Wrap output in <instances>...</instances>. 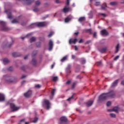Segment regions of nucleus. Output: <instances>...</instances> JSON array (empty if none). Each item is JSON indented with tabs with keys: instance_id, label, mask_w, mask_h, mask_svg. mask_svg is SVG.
Segmentation results:
<instances>
[{
	"instance_id": "obj_57",
	"label": "nucleus",
	"mask_w": 124,
	"mask_h": 124,
	"mask_svg": "<svg viewBox=\"0 0 124 124\" xmlns=\"http://www.w3.org/2000/svg\"><path fill=\"white\" fill-rule=\"evenodd\" d=\"M66 84L67 85H69V84H70V80H68V81L66 82Z\"/></svg>"
},
{
	"instance_id": "obj_26",
	"label": "nucleus",
	"mask_w": 124,
	"mask_h": 124,
	"mask_svg": "<svg viewBox=\"0 0 124 124\" xmlns=\"http://www.w3.org/2000/svg\"><path fill=\"white\" fill-rule=\"evenodd\" d=\"M86 32H88L90 34H93V30L92 29H87L86 30Z\"/></svg>"
},
{
	"instance_id": "obj_41",
	"label": "nucleus",
	"mask_w": 124,
	"mask_h": 124,
	"mask_svg": "<svg viewBox=\"0 0 124 124\" xmlns=\"http://www.w3.org/2000/svg\"><path fill=\"white\" fill-rule=\"evenodd\" d=\"M111 101H108L107 103V106L108 107H109V106H110L111 105Z\"/></svg>"
},
{
	"instance_id": "obj_11",
	"label": "nucleus",
	"mask_w": 124,
	"mask_h": 124,
	"mask_svg": "<svg viewBox=\"0 0 124 124\" xmlns=\"http://www.w3.org/2000/svg\"><path fill=\"white\" fill-rule=\"evenodd\" d=\"M22 0V1H26V4L27 5H30V4H31L34 0Z\"/></svg>"
},
{
	"instance_id": "obj_52",
	"label": "nucleus",
	"mask_w": 124,
	"mask_h": 124,
	"mask_svg": "<svg viewBox=\"0 0 124 124\" xmlns=\"http://www.w3.org/2000/svg\"><path fill=\"white\" fill-rule=\"evenodd\" d=\"M26 77H27V76L23 75L21 77V79H24V78H26Z\"/></svg>"
},
{
	"instance_id": "obj_35",
	"label": "nucleus",
	"mask_w": 124,
	"mask_h": 124,
	"mask_svg": "<svg viewBox=\"0 0 124 124\" xmlns=\"http://www.w3.org/2000/svg\"><path fill=\"white\" fill-rule=\"evenodd\" d=\"M36 45L37 47H40V46H41V43L39 42H37V43H36Z\"/></svg>"
},
{
	"instance_id": "obj_61",
	"label": "nucleus",
	"mask_w": 124,
	"mask_h": 124,
	"mask_svg": "<svg viewBox=\"0 0 124 124\" xmlns=\"http://www.w3.org/2000/svg\"><path fill=\"white\" fill-rule=\"evenodd\" d=\"M72 58L73 59H75V55H72Z\"/></svg>"
},
{
	"instance_id": "obj_23",
	"label": "nucleus",
	"mask_w": 124,
	"mask_h": 124,
	"mask_svg": "<svg viewBox=\"0 0 124 124\" xmlns=\"http://www.w3.org/2000/svg\"><path fill=\"white\" fill-rule=\"evenodd\" d=\"M118 81H119L118 79L114 81V82L112 83L111 87H116L118 85Z\"/></svg>"
},
{
	"instance_id": "obj_2",
	"label": "nucleus",
	"mask_w": 124,
	"mask_h": 124,
	"mask_svg": "<svg viewBox=\"0 0 124 124\" xmlns=\"http://www.w3.org/2000/svg\"><path fill=\"white\" fill-rule=\"evenodd\" d=\"M47 23L46 22H38L31 24V28H35V27H38V28H43V27H46Z\"/></svg>"
},
{
	"instance_id": "obj_53",
	"label": "nucleus",
	"mask_w": 124,
	"mask_h": 124,
	"mask_svg": "<svg viewBox=\"0 0 124 124\" xmlns=\"http://www.w3.org/2000/svg\"><path fill=\"white\" fill-rule=\"evenodd\" d=\"M91 42H92L91 40L88 41L85 43V44H89V43H91Z\"/></svg>"
},
{
	"instance_id": "obj_25",
	"label": "nucleus",
	"mask_w": 124,
	"mask_h": 124,
	"mask_svg": "<svg viewBox=\"0 0 124 124\" xmlns=\"http://www.w3.org/2000/svg\"><path fill=\"white\" fill-rule=\"evenodd\" d=\"M71 19H72V18L71 17H66L65 18V23H68V22H69V21L71 20Z\"/></svg>"
},
{
	"instance_id": "obj_54",
	"label": "nucleus",
	"mask_w": 124,
	"mask_h": 124,
	"mask_svg": "<svg viewBox=\"0 0 124 124\" xmlns=\"http://www.w3.org/2000/svg\"><path fill=\"white\" fill-rule=\"evenodd\" d=\"M93 37H96V32H94L93 34Z\"/></svg>"
},
{
	"instance_id": "obj_14",
	"label": "nucleus",
	"mask_w": 124,
	"mask_h": 124,
	"mask_svg": "<svg viewBox=\"0 0 124 124\" xmlns=\"http://www.w3.org/2000/svg\"><path fill=\"white\" fill-rule=\"evenodd\" d=\"M101 35L107 36L108 34V31L104 29L101 31Z\"/></svg>"
},
{
	"instance_id": "obj_19",
	"label": "nucleus",
	"mask_w": 124,
	"mask_h": 124,
	"mask_svg": "<svg viewBox=\"0 0 124 124\" xmlns=\"http://www.w3.org/2000/svg\"><path fill=\"white\" fill-rule=\"evenodd\" d=\"M70 10V8L68 7L67 8L66 6H65V7L63 9V11L64 12V13H66V12H68Z\"/></svg>"
},
{
	"instance_id": "obj_63",
	"label": "nucleus",
	"mask_w": 124,
	"mask_h": 124,
	"mask_svg": "<svg viewBox=\"0 0 124 124\" xmlns=\"http://www.w3.org/2000/svg\"><path fill=\"white\" fill-rule=\"evenodd\" d=\"M28 55H27L26 56L24 57V60H27L28 59Z\"/></svg>"
},
{
	"instance_id": "obj_10",
	"label": "nucleus",
	"mask_w": 124,
	"mask_h": 124,
	"mask_svg": "<svg viewBox=\"0 0 124 124\" xmlns=\"http://www.w3.org/2000/svg\"><path fill=\"white\" fill-rule=\"evenodd\" d=\"M53 45H54V44L53 43V41H52V40H50L49 42V48H48L49 51H52V49H53Z\"/></svg>"
},
{
	"instance_id": "obj_13",
	"label": "nucleus",
	"mask_w": 124,
	"mask_h": 124,
	"mask_svg": "<svg viewBox=\"0 0 124 124\" xmlns=\"http://www.w3.org/2000/svg\"><path fill=\"white\" fill-rule=\"evenodd\" d=\"M78 40L77 39H70L69 41V44H72V43H73L74 44H76V43L77 42Z\"/></svg>"
},
{
	"instance_id": "obj_58",
	"label": "nucleus",
	"mask_w": 124,
	"mask_h": 124,
	"mask_svg": "<svg viewBox=\"0 0 124 124\" xmlns=\"http://www.w3.org/2000/svg\"><path fill=\"white\" fill-rule=\"evenodd\" d=\"M75 50H76V51H77V50H78V47H77V46H75Z\"/></svg>"
},
{
	"instance_id": "obj_9",
	"label": "nucleus",
	"mask_w": 124,
	"mask_h": 124,
	"mask_svg": "<svg viewBox=\"0 0 124 124\" xmlns=\"http://www.w3.org/2000/svg\"><path fill=\"white\" fill-rule=\"evenodd\" d=\"M44 103L46 105L47 110H49L50 109V101L48 100L45 99L44 101Z\"/></svg>"
},
{
	"instance_id": "obj_27",
	"label": "nucleus",
	"mask_w": 124,
	"mask_h": 124,
	"mask_svg": "<svg viewBox=\"0 0 124 124\" xmlns=\"http://www.w3.org/2000/svg\"><path fill=\"white\" fill-rule=\"evenodd\" d=\"M119 48H120V44H118L116 46V51H115L116 53H118V52H119Z\"/></svg>"
},
{
	"instance_id": "obj_30",
	"label": "nucleus",
	"mask_w": 124,
	"mask_h": 124,
	"mask_svg": "<svg viewBox=\"0 0 124 124\" xmlns=\"http://www.w3.org/2000/svg\"><path fill=\"white\" fill-rule=\"evenodd\" d=\"M118 110H119V109L118 108V107H117L113 108L112 109V111H114V112H116V113H118Z\"/></svg>"
},
{
	"instance_id": "obj_40",
	"label": "nucleus",
	"mask_w": 124,
	"mask_h": 124,
	"mask_svg": "<svg viewBox=\"0 0 124 124\" xmlns=\"http://www.w3.org/2000/svg\"><path fill=\"white\" fill-rule=\"evenodd\" d=\"M76 84H77V82H74L73 83V85L72 86V90H73V89H74V88H75V86H76Z\"/></svg>"
},
{
	"instance_id": "obj_32",
	"label": "nucleus",
	"mask_w": 124,
	"mask_h": 124,
	"mask_svg": "<svg viewBox=\"0 0 124 124\" xmlns=\"http://www.w3.org/2000/svg\"><path fill=\"white\" fill-rule=\"evenodd\" d=\"M67 59V57L66 56H65L64 57H63L62 59H61V62H64V61H66V59Z\"/></svg>"
},
{
	"instance_id": "obj_45",
	"label": "nucleus",
	"mask_w": 124,
	"mask_h": 124,
	"mask_svg": "<svg viewBox=\"0 0 124 124\" xmlns=\"http://www.w3.org/2000/svg\"><path fill=\"white\" fill-rule=\"evenodd\" d=\"M39 11V10L37 8H35L33 9L34 12H38Z\"/></svg>"
},
{
	"instance_id": "obj_5",
	"label": "nucleus",
	"mask_w": 124,
	"mask_h": 124,
	"mask_svg": "<svg viewBox=\"0 0 124 124\" xmlns=\"http://www.w3.org/2000/svg\"><path fill=\"white\" fill-rule=\"evenodd\" d=\"M10 105L11 109H12V112L17 111V110H19V109H20V108L16 107L15 104H14V103H11L10 104Z\"/></svg>"
},
{
	"instance_id": "obj_47",
	"label": "nucleus",
	"mask_w": 124,
	"mask_h": 124,
	"mask_svg": "<svg viewBox=\"0 0 124 124\" xmlns=\"http://www.w3.org/2000/svg\"><path fill=\"white\" fill-rule=\"evenodd\" d=\"M21 69H22V70L25 71L26 70V67L25 66H22L21 67Z\"/></svg>"
},
{
	"instance_id": "obj_51",
	"label": "nucleus",
	"mask_w": 124,
	"mask_h": 124,
	"mask_svg": "<svg viewBox=\"0 0 124 124\" xmlns=\"http://www.w3.org/2000/svg\"><path fill=\"white\" fill-rule=\"evenodd\" d=\"M100 15H102V16H103L104 17H106L107 15L105 14L100 13Z\"/></svg>"
},
{
	"instance_id": "obj_59",
	"label": "nucleus",
	"mask_w": 124,
	"mask_h": 124,
	"mask_svg": "<svg viewBox=\"0 0 124 124\" xmlns=\"http://www.w3.org/2000/svg\"><path fill=\"white\" fill-rule=\"evenodd\" d=\"M12 44H13V42L11 43V44H10L8 46V47H11V45H12Z\"/></svg>"
},
{
	"instance_id": "obj_46",
	"label": "nucleus",
	"mask_w": 124,
	"mask_h": 124,
	"mask_svg": "<svg viewBox=\"0 0 124 124\" xmlns=\"http://www.w3.org/2000/svg\"><path fill=\"white\" fill-rule=\"evenodd\" d=\"M35 4L36 5H39L40 4V1H39V0L35 2Z\"/></svg>"
},
{
	"instance_id": "obj_37",
	"label": "nucleus",
	"mask_w": 124,
	"mask_h": 124,
	"mask_svg": "<svg viewBox=\"0 0 124 124\" xmlns=\"http://www.w3.org/2000/svg\"><path fill=\"white\" fill-rule=\"evenodd\" d=\"M110 5H117V2H111L110 3Z\"/></svg>"
},
{
	"instance_id": "obj_18",
	"label": "nucleus",
	"mask_w": 124,
	"mask_h": 124,
	"mask_svg": "<svg viewBox=\"0 0 124 124\" xmlns=\"http://www.w3.org/2000/svg\"><path fill=\"white\" fill-rule=\"evenodd\" d=\"M4 100H5L4 95L0 93V101H4Z\"/></svg>"
},
{
	"instance_id": "obj_28",
	"label": "nucleus",
	"mask_w": 124,
	"mask_h": 124,
	"mask_svg": "<svg viewBox=\"0 0 124 124\" xmlns=\"http://www.w3.org/2000/svg\"><path fill=\"white\" fill-rule=\"evenodd\" d=\"M35 37H32L31 38H30V42L31 43H32V42H34V41H35Z\"/></svg>"
},
{
	"instance_id": "obj_44",
	"label": "nucleus",
	"mask_w": 124,
	"mask_h": 124,
	"mask_svg": "<svg viewBox=\"0 0 124 124\" xmlns=\"http://www.w3.org/2000/svg\"><path fill=\"white\" fill-rule=\"evenodd\" d=\"M120 58V56L119 55H117L115 58L114 59V61H117V60H118Z\"/></svg>"
},
{
	"instance_id": "obj_62",
	"label": "nucleus",
	"mask_w": 124,
	"mask_h": 124,
	"mask_svg": "<svg viewBox=\"0 0 124 124\" xmlns=\"http://www.w3.org/2000/svg\"><path fill=\"white\" fill-rule=\"evenodd\" d=\"M75 34L76 35H78L79 34V32H75Z\"/></svg>"
},
{
	"instance_id": "obj_50",
	"label": "nucleus",
	"mask_w": 124,
	"mask_h": 124,
	"mask_svg": "<svg viewBox=\"0 0 124 124\" xmlns=\"http://www.w3.org/2000/svg\"><path fill=\"white\" fill-rule=\"evenodd\" d=\"M36 88H37L38 89H39V88H41V86H40V85L39 84H37L36 85H35V86Z\"/></svg>"
},
{
	"instance_id": "obj_6",
	"label": "nucleus",
	"mask_w": 124,
	"mask_h": 124,
	"mask_svg": "<svg viewBox=\"0 0 124 124\" xmlns=\"http://www.w3.org/2000/svg\"><path fill=\"white\" fill-rule=\"evenodd\" d=\"M15 79V78L13 77H10V76H7L6 77L5 80L7 81V82H8L9 83H13V82H14L13 80Z\"/></svg>"
},
{
	"instance_id": "obj_4",
	"label": "nucleus",
	"mask_w": 124,
	"mask_h": 124,
	"mask_svg": "<svg viewBox=\"0 0 124 124\" xmlns=\"http://www.w3.org/2000/svg\"><path fill=\"white\" fill-rule=\"evenodd\" d=\"M0 24L2 27V31H10V28L5 26L6 23H5V22L0 21Z\"/></svg>"
},
{
	"instance_id": "obj_24",
	"label": "nucleus",
	"mask_w": 124,
	"mask_h": 124,
	"mask_svg": "<svg viewBox=\"0 0 124 124\" xmlns=\"http://www.w3.org/2000/svg\"><path fill=\"white\" fill-rule=\"evenodd\" d=\"M86 19V17L85 16L80 17L78 19V22H83V21H85Z\"/></svg>"
},
{
	"instance_id": "obj_7",
	"label": "nucleus",
	"mask_w": 124,
	"mask_h": 124,
	"mask_svg": "<svg viewBox=\"0 0 124 124\" xmlns=\"http://www.w3.org/2000/svg\"><path fill=\"white\" fill-rule=\"evenodd\" d=\"M60 124H65L67 123V118L64 116H62L60 118Z\"/></svg>"
},
{
	"instance_id": "obj_16",
	"label": "nucleus",
	"mask_w": 124,
	"mask_h": 124,
	"mask_svg": "<svg viewBox=\"0 0 124 124\" xmlns=\"http://www.w3.org/2000/svg\"><path fill=\"white\" fill-rule=\"evenodd\" d=\"M93 104V101H88L86 103V106H87V107H90V106H92Z\"/></svg>"
},
{
	"instance_id": "obj_43",
	"label": "nucleus",
	"mask_w": 124,
	"mask_h": 124,
	"mask_svg": "<svg viewBox=\"0 0 124 124\" xmlns=\"http://www.w3.org/2000/svg\"><path fill=\"white\" fill-rule=\"evenodd\" d=\"M37 121H38V118H36L34 119V120H33L32 123H36V122H37Z\"/></svg>"
},
{
	"instance_id": "obj_34",
	"label": "nucleus",
	"mask_w": 124,
	"mask_h": 124,
	"mask_svg": "<svg viewBox=\"0 0 124 124\" xmlns=\"http://www.w3.org/2000/svg\"><path fill=\"white\" fill-rule=\"evenodd\" d=\"M58 77H54L53 78V81H54V82H57V81H58Z\"/></svg>"
},
{
	"instance_id": "obj_12",
	"label": "nucleus",
	"mask_w": 124,
	"mask_h": 124,
	"mask_svg": "<svg viewBox=\"0 0 124 124\" xmlns=\"http://www.w3.org/2000/svg\"><path fill=\"white\" fill-rule=\"evenodd\" d=\"M5 12L8 15V18L11 19L12 18V15L11 14V11H10V10L5 11Z\"/></svg>"
},
{
	"instance_id": "obj_38",
	"label": "nucleus",
	"mask_w": 124,
	"mask_h": 124,
	"mask_svg": "<svg viewBox=\"0 0 124 124\" xmlns=\"http://www.w3.org/2000/svg\"><path fill=\"white\" fill-rule=\"evenodd\" d=\"M53 34H54V32L51 31L50 32V33L48 35V37L50 38L52 36V35H53Z\"/></svg>"
},
{
	"instance_id": "obj_20",
	"label": "nucleus",
	"mask_w": 124,
	"mask_h": 124,
	"mask_svg": "<svg viewBox=\"0 0 124 124\" xmlns=\"http://www.w3.org/2000/svg\"><path fill=\"white\" fill-rule=\"evenodd\" d=\"M99 52H100V53H102V54H103V53H105V52L107 51V48L106 47L102 48L101 49H99Z\"/></svg>"
},
{
	"instance_id": "obj_56",
	"label": "nucleus",
	"mask_w": 124,
	"mask_h": 124,
	"mask_svg": "<svg viewBox=\"0 0 124 124\" xmlns=\"http://www.w3.org/2000/svg\"><path fill=\"white\" fill-rule=\"evenodd\" d=\"M78 43H83V39H81L79 42Z\"/></svg>"
},
{
	"instance_id": "obj_17",
	"label": "nucleus",
	"mask_w": 124,
	"mask_h": 124,
	"mask_svg": "<svg viewBox=\"0 0 124 124\" xmlns=\"http://www.w3.org/2000/svg\"><path fill=\"white\" fill-rule=\"evenodd\" d=\"M71 68V65L70 64H68L66 69V71L67 73H70Z\"/></svg>"
},
{
	"instance_id": "obj_39",
	"label": "nucleus",
	"mask_w": 124,
	"mask_h": 124,
	"mask_svg": "<svg viewBox=\"0 0 124 124\" xmlns=\"http://www.w3.org/2000/svg\"><path fill=\"white\" fill-rule=\"evenodd\" d=\"M110 116L111 118H116V114L114 113H110Z\"/></svg>"
},
{
	"instance_id": "obj_60",
	"label": "nucleus",
	"mask_w": 124,
	"mask_h": 124,
	"mask_svg": "<svg viewBox=\"0 0 124 124\" xmlns=\"http://www.w3.org/2000/svg\"><path fill=\"white\" fill-rule=\"evenodd\" d=\"M54 66H55V63H54L51 65V69L54 68Z\"/></svg>"
},
{
	"instance_id": "obj_33",
	"label": "nucleus",
	"mask_w": 124,
	"mask_h": 124,
	"mask_svg": "<svg viewBox=\"0 0 124 124\" xmlns=\"http://www.w3.org/2000/svg\"><path fill=\"white\" fill-rule=\"evenodd\" d=\"M74 94H75V93H73V95H72V96L70 97H69V98H68V99H67V100L68 101H70V100H71V99H72L73 98V97H74Z\"/></svg>"
},
{
	"instance_id": "obj_22",
	"label": "nucleus",
	"mask_w": 124,
	"mask_h": 124,
	"mask_svg": "<svg viewBox=\"0 0 124 124\" xmlns=\"http://www.w3.org/2000/svg\"><path fill=\"white\" fill-rule=\"evenodd\" d=\"M4 64H6V63H8L10 61L7 58H5L3 60Z\"/></svg>"
},
{
	"instance_id": "obj_49",
	"label": "nucleus",
	"mask_w": 124,
	"mask_h": 124,
	"mask_svg": "<svg viewBox=\"0 0 124 124\" xmlns=\"http://www.w3.org/2000/svg\"><path fill=\"white\" fill-rule=\"evenodd\" d=\"M8 70H9V71H12V70H13V68L12 67H10Z\"/></svg>"
},
{
	"instance_id": "obj_29",
	"label": "nucleus",
	"mask_w": 124,
	"mask_h": 124,
	"mask_svg": "<svg viewBox=\"0 0 124 124\" xmlns=\"http://www.w3.org/2000/svg\"><path fill=\"white\" fill-rule=\"evenodd\" d=\"M15 23H19V20L18 19H14L12 21V24H15Z\"/></svg>"
},
{
	"instance_id": "obj_48",
	"label": "nucleus",
	"mask_w": 124,
	"mask_h": 124,
	"mask_svg": "<svg viewBox=\"0 0 124 124\" xmlns=\"http://www.w3.org/2000/svg\"><path fill=\"white\" fill-rule=\"evenodd\" d=\"M106 7H107V5H106V4H105V6H101V9L104 10L105 9Z\"/></svg>"
},
{
	"instance_id": "obj_1",
	"label": "nucleus",
	"mask_w": 124,
	"mask_h": 124,
	"mask_svg": "<svg viewBox=\"0 0 124 124\" xmlns=\"http://www.w3.org/2000/svg\"><path fill=\"white\" fill-rule=\"evenodd\" d=\"M108 97L114 98V97H115V92L111 91L108 93H102L99 96L98 101H104V100H106Z\"/></svg>"
},
{
	"instance_id": "obj_15",
	"label": "nucleus",
	"mask_w": 124,
	"mask_h": 124,
	"mask_svg": "<svg viewBox=\"0 0 124 124\" xmlns=\"http://www.w3.org/2000/svg\"><path fill=\"white\" fill-rule=\"evenodd\" d=\"M12 56L14 58H17V57H20L21 56V54L17 52H14L12 53Z\"/></svg>"
},
{
	"instance_id": "obj_8",
	"label": "nucleus",
	"mask_w": 124,
	"mask_h": 124,
	"mask_svg": "<svg viewBox=\"0 0 124 124\" xmlns=\"http://www.w3.org/2000/svg\"><path fill=\"white\" fill-rule=\"evenodd\" d=\"M31 94H32V92L31 90H29L26 93H25L24 95L25 97L29 98V97H31Z\"/></svg>"
},
{
	"instance_id": "obj_55",
	"label": "nucleus",
	"mask_w": 124,
	"mask_h": 124,
	"mask_svg": "<svg viewBox=\"0 0 124 124\" xmlns=\"http://www.w3.org/2000/svg\"><path fill=\"white\" fill-rule=\"evenodd\" d=\"M70 0H67L66 5H69V1Z\"/></svg>"
},
{
	"instance_id": "obj_42",
	"label": "nucleus",
	"mask_w": 124,
	"mask_h": 124,
	"mask_svg": "<svg viewBox=\"0 0 124 124\" xmlns=\"http://www.w3.org/2000/svg\"><path fill=\"white\" fill-rule=\"evenodd\" d=\"M99 4H100V2L96 1L95 2V4H94V5H95L96 6H98V5H99Z\"/></svg>"
},
{
	"instance_id": "obj_3",
	"label": "nucleus",
	"mask_w": 124,
	"mask_h": 124,
	"mask_svg": "<svg viewBox=\"0 0 124 124\" xmlns=\"http://www.w3.org/2000/svg\"><path fill=\"white\" fill-rule=\"evenodd\" d=\"M36 54H37V51H34L32 53V61L31 62V64H32V65H36V64H37V61H36V59L34 58Z\"/></svg>"
},
{
	"instance_id": "obj_36",
	"label": "nucleus",
	"mask_w": 124,
	"mask_h": 124,
	"mask_svg": "<svg viewBox=\"0 0 124 124\" xmlns=\"http://www.w3.org/2000/svg\"><path fill=\"white\" fill-rule=\"evenodd\" d=\"M55 92H56L55 89H53L52 91L51 92V95H55Z\"/></svg>"
},
{
	"instance_id": "obj_64",
	"label": "nucleus",
	"mask_w": 124,
	"mask_h": 124,
	"mask_svg": "<svg viewBox=\"0 0 124 124\" xmlns=\"http://www.w3.org/2000/svg\"><path fill=\"white\" fill-rule=\"evenodd\" d=\"M121 84L122 85H123L124 86V80H123L122 82H121Z\"/></svg>"
},
{
	"instance_id": "obj_31",
	"label": "nucleus",
	"mask_w": 124,
	"mask_h": 124,
	"mask_svg": "<svg viewBox=\"0 0 124 124\" xmlns=\"http://www.w3.org/2000/svg\"><path fill=\"white\" fill-rule=\"evenodd\" d=\"M96 65H97V66H101L102 64V62H101V61L98 62H96Z\"/></svg>"
},
{
	"instance_id": "obj_21",
	"label": "nucleus",
	"mask_w": 124,
	"mask_h": 124,
	"mask_svg": "<svg viewBox=\"0 0 124 124\" xmlns=\"http://www.w3.org/2000/svg\"><path fill=\"white\" fill-rule=\"evenodd\" d=\"M79 61L81 64H85L86 63V60L84 58H80Z\"/></svg>"
}]
</instances>
